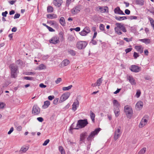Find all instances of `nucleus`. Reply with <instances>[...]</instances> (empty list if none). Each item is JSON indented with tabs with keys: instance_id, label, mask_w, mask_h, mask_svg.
I'll return each instance as SVG.
<instances>
[{
	"instance_id": "obj_1",
	"label": "nucleus",
	"mask_w": 154,
	"mask_h": 154,
	"mask_svg": "<svg viewBox=\"0 0 154 154\" xmlns=\"http://www.w3.org/2000/svg\"><path fill=\"white\" fill-rule=\"evenodd\" d=\"M88 122L87 119L83 120L80 119L78 121L76 126L75 128H73V126L74 124L73 123L71 126L72 129H78L80 128H83L88 124Z\"/></svg>"
},
{
	"instance_id": "obj_2",
	"label": "nucleus",
	"mask_w": 154,
	"mask_h": 154,
	"mask_svg": "<svg viewBox=\"0 0 154 154\" xmlns=\"http://www.w3.org/2000/svg\"><path fill=\"white\" fill-rule=\"evenodd\" d=\"M11 71V76L12 78H15L17 76V74L19 73L18 67L14 64L12 63L9 66Z\"/></svg>"
},
{
	"instance_id": "obj_3",
	"label": "nucleus",
	"mask_w": 154,
	"mask_h": 154,
	"mask_svg": "<svg viewBox=\"0 0 154 154\" xmlns=\"http://www.w3.org/2000/svg\"><path fill=\"white\" fill-rule=\"evenodd\" d=\"M124 111L127 117L129 119H131L133 114L132 108L129 106H125L124 107Z\"/></svg>"
},
{
	"instance_id": "obj_4",
	"label": "nucleus",
	"mask_w": 154,
	"mask_h": 154,
	"mask_svg": "<svg viewBox=\"0 0 154 154\" xmlns=\"http://www.w3.org/2000/svg\"><path fill=\"white\" fill-rule=\"evenodd\" d=\"M100 130L101 129L100 128H97L95 129L94 131L91 132L87 138V140L88 141H91L94 137V136L97 134Z\"/></svg>"
},
{
	"instance_id": "obj_5",
	"label": "nucleus",
	"mask_w": 154,
	"mask_h": 154,
	"mask_svg": "<svg viewBox=\"0 0 154 154\" xmlns=\"http://www.w3.org/2000/svg\"><path fill=\"white\" fill-rule=\"evenodd\" d=\"M87 44L88 43L86 42L80 41L77 42L76 47L79 49L81 50L84 49Z\"/></svg>"
},
{
	"instance_id": "obj_6",
	"label": "nucleus",
	"mask_w": 154,
	"mask_h": 154,
	"mask_svg": "<svg viewBox=\"0 0 154 154\" xmlns=\"http://www.w3.org/2000/svg\"><path fill=\"white\" fill-rule=\"evenodd\" d=\"M149 120L148 116H144L141 120V121L139 125V127L140 128H142L146 125Z\"/></svg>"
},
{
	"instance_id": "obj_7",
	"label": "nucleus",
	"mask_w": 154,
	"mask_h": 154,
	"mask_svg": "<svg viewBox=\"0 0 154 154\" xmlns=\"http://www.w3.org/2000/svg\"><path fill=\"white\" fill-rule=\"evenodd\" d=\"M70 95V93L67 92L63 93L60 97V101L62 102L67 100Z\"/></svg>"
},
{
	"instance_id": "obj_8",
	"label": "nucleus",
	"mask_w": 154,
	"mask_h": 154,
	"mask_svg": "<svg viewBox=\"0 0 154 154\" xmlns=\"http://www.w3.org/2000/svg\"><path fill=\"white\" fill-rule=\"evenodd\" d=\"M120 127H119V128L115 129L114 135V139L115 140H117L122 134L120 130Z\"/></svg>"
},
{
	"instance_id": "obj_9",
	"label": "nucleus",
	"mask_w": 154,
	"mask_h": 154,
	"mask_svg": "<svg viewBox=\"0 0 154 154\" xmlns=\"http://www.w3.org/2000/svg\"><path fill=\"white\" fill-rule=\"evenodd\" d=\"M40 112L39 108L37 105H34L32 108V113L34 115H38Z\"/></svg>"
},
{
	"instance_id": "obj_10",
	"label": "nucleus",
	"mask_w": 154,
	"mask_h": 154,
	"mask_svg": "<svg viewBox=\"0 0 154 154\" xmlns=\"http://www.w3.org/2000/svg\"><path fill=\"white\" fill-rule=\"evenodd\" d=\"M90 31V28L87 26L85 27L82 31L80 32L79 33L82 36H85Z\"/></svg>"
},
{
	"instance_id": "obj_11",
	"label": "nucleus",
	"mask_w": 154,
	"mask_h": 154,
	"mask_svg": "<svg viewBox=\"0 0 154 154\" xmlns=\"http://www.w3.org/2000/svg\"><path fill=\"white\" fill-rule=\"evenodd\" d=\"M130 69L132 72H137L141 70V68L136 65H132L130 68Z\"/></svg>"
},
{
	"instance_id": "obj_12",
	"label": "nucleus",
	"mask_w": 154,
	"mask_h": 154,
	"mask_svg": "<svg viewBox=\"0 0 154 154\" xmlns=\"http://www.w3.org/2000/svg\"><path fill=\"white\" fill-rule=\"evenodd\" d=\"M49 42L51 43L56 44L59 42V38L57 36H54L49 40Z\"/></svg>"
},
{
	"instance_id": "obj_13",
	"label": "nucleus",
	"mask_w": 154,
	"mask_h": 154,
	"mask_svg": "<svg viewBox=\"0 0 154 154\" xmlns=\"http://www.w3.org/2000/svg\"><path fill=\"white\" fill-rule=\"evenodd\" d=\"M116 25L120 28L121 30L123 32H127L126 29L123 24L120 23H116Z\"/></svg>"
},
{
	"instance_id": "obj_14",
	"label": "nucleus",
	"mask_w": 154,
	"mask_h": 154,
	"mask_svg": "<svg viewBox=\"0 0 154 154\" xmlns=\"http://www.w3.org/2000/svg\"><path fill=\"white\" fill-rule=\"evenodd\" d=\"M127 78L131 85H136V82H135V80L132 76L131 75L128 76Z\"/></svg>"
},
{
	"instance_id": "obj_15",
	"label": "nucleus",
	"mask_w": 154,
	"mask_h": 154,
	"mask_svg": "<svg viewBox=\"0 0 154 154\" xmlns=\"http://www.w3.org/2000/svg\"><path fill=\"white\" fill-rule=\"evenodd\" d=\"M80 11V9L78 6L74 7L71 10V13L73 14H75Z\"/></svg>"
},
{
	"instance_id": "obj_16",
	"label": "nucleus",
	"mask_w": 154,
	"mask_h": 154,
	"mask_svg": "<svg viewBox=\"0 0 154 154\" xmlns=\"http://www.w3.org/2000/svg\"><path fill=\"white\" fill-rule=\"evenodd\" d=\"M62 3V0H54L53 3L54 5L56 7H59L61 5Z\"/></svg>"
},
{
	"instance_id": "obj_17",
	"label": "nucleus",
	"mask_w": 154,
	"mask_h": 154,
	"mask_svg": "<svg viewBox=\"0 0 154 154\" xmlns=\"http://www.w3.org/2000/svg\"><path fill=\"white\" fill-rule=\"evenodd\" d=\"M79 102L78 100H76L72 105V109L75 111L77 109V107L79 106Z\"/></svg>"
},
{
	"instance_id": "obj_18",
	"label": "nucleus",
	"mask_w": 154,
	"mask_h": 154,
	"mask_svg": "<svg viewBox=\"0 0 154 154\" xmlns=\"http://www.w3.org/2000/svg\"><path fill=\"white\" fill-rule=\"evenodd\" d=\"M114 12L115 14H119L125 15L122 11L121 10L119 7H118L114 9Z\"/></svg>"
},
{
	"instance_id": "obj_19",
	"label": "nucleus",
	"mask_w": 154,
	"mask_h": 154,
	"mask_svg": "<svg viewBox=\"0 0 154 154\" xmlns=\"http://www.w3.org/2000/svg\"><path fill=\"white\" fill-rule=\"evenodd\" d=\"M87 135V133L86 132H84L82 133L80 135V141H84L85 137Z\"/></svg>"
},
{
	"instance_id": "obj_20",
	"label": "nucleus",
	"mask_w": 154,
	"mask_h": 154,
	"mask_svg": "<svg viewBox=\"0 0 154 154\" xmlns=\"http://www.w3.org/2000/svg\"><path fill=\"white\" fill-rule=\"evenodd\" d=\"M143 106V103L141 101L137 102L135 106V107L136 109H137L138 110L142 108Z\"/></svg>"
},
{
	"instance_id": "obj_21",
	"label": "nucleus",
	"mask_w": 154,
	"mask_h": 154,
	"mask_svg": "<svg viewBox=\"0 0 154 154\" xmlns=\"http://www.w3.org/2000/svg\"><path fill=\"white\" fill-rule=\"evenodd\" d=\"M114 112L116 117H117L120 114V109L119 107L114 108Z\"/></svg>"
},
{
	"instance_id": "obj_22",
	"label": "nucleus",
	"mask_w": 154,
	"mask_h": 154,
	"mask_svg": "<svg viewBox=\"0 0 154 154\" xmlns=\"http://www.w3.org/2000/svg\"><path fill=\"white\" fill-rule=\"evenodd\" d=\"M135 48L138 52L142 53L143 52V48L141 45L136 46Z\"/></svg>"
},
{
	"instance_id": "obj_23",
	"label": "nucleus",
	"mask_w": 154,
	"mask_h": 154,
	"mask_svg": "<svg viewBox=\"0 0 154 154\" xmlns=\"http://www.w3.org/2000/svg\"><path fill=\"white\" fill-rule=\"evenodd\" d=\"M47 17L49 19H54L57 18V16L54 14H48L47 15Z\"/></svg>"
},
{
	"instance_id": "obj_24",
	"label": "nucleus",
	"mask_w": 154,
	"mask_h": 154,
	"mask_svg": "<svg viewBox=\"0 0 154 154\" xmlns=\"http://www.w3.org/2000/svg\"><path fill=\"white\" fill-rule=\"evenodd\" d=\"M112 103L114 106V108L115 107H119L120 106V104L116 100H114L113 101Z\"/></svg>"
},
{
	"instance_id": "obj_25",
	"label": "nucleus",
	"mask_w": 154,
	"mask_h": 154,
	"mask_svg": "<svg viewBox=\"0 0 154 154\" xmlns=\"http://www.w3.org/2000/svg\"><path fill=\"white\" fill-rule=\"evenodd\" d=\"M97 8L99 9V10H100L101 12L102 13H104L106 11L108 8L106 7H104L103 8L99 6Z\"/></svg>"
},
{
	"instance_id": "obj_26",
	"label": "nucleus",
	"mask_w": 154,
	"mask_h": 154,
	"mask_svg": "<svg viewBox=\"0 0 154 154\" xmlns=\"http://www.w3.org/2000/svg\"><path fill=\"white\" fill-rule=\"evenodd\" d=\"M114 29L116 33L118 35H120L122 34V32L121 31L120 28L118 26L115 27Z\"/></svg>"
},
{
	"instance_id": "obj_27",
	"label": "nucleus",
	"mask_w": 154,
	"mask_h": 154,
	"mask_svg": "<svg viewBox=\"0 0 154 154\" xmlns=\"http://www.w3.org/2000/svg\"><path fill=\"white\" fill-rule=\"evenodd\" d=\"M59 22L62 26H65L66 25V22L64 17H61L60 19Z\"/></svg>"
},
{
	"instance_id": "obj_28",
	"label": "nucleus",
	"mask_w": 154,
	"mask_h": 154,
	"mask_svg": "<svg viewBox=\"0 0 154 154\" xmlns=\"http://www.w3.org/2000/svg\"><path fill=\"white\" fill-rule=\"evenodd\" d=\"M70 62L69 60L67 59H66L63 60L62 62V65L63 66H66L68 65Z\"/></svg>"
},
{
	"instance_id": "obj_29",
	"label": "nucleus",
	"mask_w": 154,
	"mask_h": 154,
	"mask_svg": "<svg viewBox=\"0 0 154 154\" xmlns=\"http://www.w3.org/2000/svg\"><path fill=\"white\" fill-rule=\"evenodd\" d=\"M50 104V101L47 100L44 102V104L43 105L42 107L44 108H46L48 107Z\"/></svg>"
},
{
	"instance_id": "obj_30",
	"label": "nucleus",
	"mask_w": 154,
	"mask_h": 154,
	"mask_svg": "<svg viewBox=\"0 0 154 154\" xmlns=\"http://www.w3.org/2000/svg\"><path fill=\"white\" fill-rule=\"evenodd\" d=\"M140 40L142 42L146 44H149L150 42V40L149 39L145 38L140 39Z\"/></svg>"
},
{
	"instance_id": "obj_31",
	"label": "nucleus",
	"mask_w": 154,
	"mask_h": 154,
	"mask_svg": "<svg viewBox=\"0 0 154 154\" xmlns=\"http://www.w3.org/2000/svg\"><path fill=\"white\" fill-rule=\"evenodd\" d=\"M148 20L150 21L151 25L154 30V20L152 18L149 17Z\"/></svg>"
},
{
	"instance_id": "obj_32",
	"label": "nucleus",
	"mask_w": 154,
	"mask_h": 154,
	"mask_svg": "<svg viewBox=\"0 0 154 154\" xmlns=\"http://www.w3.org/2000/svg\"><path fill=\"white\" fill-rule=\"evenodd\" d=\"M115 18L118 20H124L127 19V17L125 16L120 17H115Z\"/></svg>"
},
{
	"instance_id": "obj_33",
	"label": "nucleus",
	"mask_w": 154,
	"mask_h": 154,
	"mask_svg": "<svg viewBox=\"0 0 154 154\" xmlns=\"http://www.w3.org/2000/svg\"><path fill=\"white\" fill-rule=\"evenodd\" d=\"M102 81L103 80L102 79V77L99 79L96 82V85H97V86H100L102 82Z\"/></svg>"
},
{
	"instance_id": "obj_34",
	"label": "nucleus",
	"mask_w": 154,
	"mask_h": 154,
	"mask_svg": "<svg viewBox=\"0 0 154 154\" xmlns=\"http://www.w3.org/2000/svg\"><path fill=\"white\" fill-rule=\"evenodd\" d=\"M90 116L92 121L94 122V118L95 117V114L92 112V111H90Z\"/></svg>"
},
{
	"instance_id": "obj_35",
	"label": "nucleus",
	"mask_w": 154,
	"mask_h": 154,
	"mask_svg": "<svg viewBox=\"0 0 154 154\" xmlns=\"http://www.w3.org/2000/svg\"><path fill=\"white\" fill-rule=\"evenodd\" d=\"M136 2L137 4L140 5H143L144 4V1L143 0H136Z\"/></svg>"
},
{
	"instance_id": "obj_36",
	"label": "nucleus",
	"mask_w": 154,
	"mask_h": 154,
	"mask_svg": "<svg viewBox=\"0 0 154 154\" xmlns=\"http://www.w3.org/2000/svg\"><path fill=\"white\" fill-rule=\"evenodd\" d=\"M146 148L143 147L139 151L138 154H144L146 152Z\"/></svg>"
},
{
	"instance_id": "obj_37",
	"label": "nucleus",
	"mask_w": 154,
	"mask_h": 154,
	"mask_svg": "<svg viewBox=\"0 0 154 154\" xmlns=\"http://www.w3.org/2000/svg\"><path fill=\"white\" fill-rule=\"evenodd\" d=\"M47 11L48 13H51L53 11V8L51 6H49L47 7Z\"/></svg>"
},
{
	"instance_id": "obj_38",
	"label": "nucleus",
	"mask_w": 154,
	"mask_h": 154,
	"mask_svg": "<svg viewBox=\"0 0 154 154\" xmlns=\"http://www.w3.org/2000/svg\"><path fill=\"white\" fill-rule=\"evenodd\" d=\"M72 87V85H70L68 87H63L62 89L64 91H67L71 89Z\"/></svg>"
},
{
	"instance_id": "obj_39",
	"label": "nucleus",
	"mask_w": 154,
	"mask_h": 154,
	"mask_svg": "<svg viewBox=\"0 0 154 154\" xmlns=\"http://www.w3.org/2000/svg\"><path fill=\"white\" fill-rule=\"evenodd\" d=\"M29 147L28 146L27 147H22L20 149L21 151L23 152H26L28 149Z\"/></svg>"
},
{
	"instance_id": "obj_40",
	"label": "nucleus",
	"mask_w": 154,
	"mask_h": 154,
	"mask_svg": "<svg viewBox=\"0 0 154 154\" xmlns=\"http://www.w3.org/2000/svg\"><path fill=\"white\" fill-rule=\"evenodd\" d=\"M38 68L39 70H41L45 69V66L44 64H42L39 66Z\"/></svg>"
},
{
	"instance_id": "obj_41",
	"label": "nucleus",
	"mask_w": 154,
	"mask_h": 154,
	"mask_svg": "<svg viewBox=\"0 0 154 154\" xmlns=\"http://www.w3.org/2000/svg\"><path fill=\"white\" fill-rule=\"evenodd\" d=\"M68 53L72 56H75V51L72 50H69L68 51Z\"/></svg>"
},
{
	"instance_id": "obj_42",
	"label": "nucleus",
	"mask_w": 154,
	"mask_h": 154,
	"mask_svg": "<svg viewBox=\"0 0 154 154\" xmlns=\"http://www.w3.org/2000/svg\"><path fill=\"white\" fill-rule=\"evenodd\" d=\"M59 150L61 152V154H65V152L64 151L63 147L61 146H59Z\"/></svg>"
},
{
	"instance_id": "obj_43",
	"label": "nucleus",
	"mask_w": 154,
	"mask_h": 154,
	"mask_svg": "<svg viewBox=\"0 0 154 154\" xmlns=\"http://www.w3.org/2000/svg\"><path fill=\"white\" fill-rule=\"evenodd\" d=\"M131 31L134 33L136 32L137 28L135 26L131 27Z\"/></svg>"
},
{
	"instance_id": "obj_44",
	"label": "nucleus",
	"mask_w": 154,
	"mask_h": 154,
	"mask_svg": "<svg viewBox=\"0 0 154 154\" xmlns=\"http://www.w3.org/2000/svg\"><path fill=\"white\" fill-rule=\"evenodd\" d=\"M127 17V19L132 20L133 19L136 20L137 18V17L135 16H131L129 17Z\"/></svg>"
},
{
	"instance_id": "obj_45",
	"label": "nucleus",
	"mask_w": 154,
	"mask_h": 154,
	"mask_svg": "<svg viewBox=\"0 0 154 154\" xmlns=\"http://www.w3.org/2000/svg\"><path fill=\"white\" fill-rule=\"evenodd\" d=\"M24 79L26 80H34L33 78L32 77L26 76L24 77Z\"/></svg>"
},
{
	"instance_id": "obj_46",
	"label": "nucleus",
	"mask_w": 154,
	"mask_h": 154,
	"mask_svg": "<svg viewBox=\"0 0 154 154\" xmlns=\"http://www.w3.org/2000/svg\"><path fill=\"white\" fill-rule=\"evenodd\" d=\"M100 29L102 31L104 30V26L103 24H100L99 26Z\"/></svg>"
},
{
	"instance_id": "obj_47",
	"label": "nucleus",
	"mask_w": 154,
	"mask_h": 154,
	"mask_svg": "<svg viewBox=\"0 0 154 154\" xmlns=\"http://www.w3.org/2000/svg\"><path fill=\"white\" fill-rule=\"evenodd\" d=\"M132 38H124V40H125L126 42H129L130 41H132Z\"/></svg>"
},
{
	"instance_id": "obj_48",
	"label": "nucleus",
	"mask_w": 154,
	"mask_h": 154,
	"mask_svg": "<svg viewBox=\"0 0 154 154\" xmlns=\"http://www.w3.org/2000/svg\"><path fill=\"white\" fill-rule=\"evenodd\" d=\"M133 56L134 57V59H136L139 56L138 54L136 52H134V53Z\"/></svg>"
},
{
	"instance_id": "obj_49",
	"label": "nucleus",
	"mask_w": 154,
	"mask_h": 154,
	"mask_svg": "<svg viewBox=\"0 0 154 154\" xmlns=\"http://www.w3.org/2000/svg\"><path fill=\"white\" fill-rule=\"evenodd\" d=\"M72 0H66V6L68 7L70 5Z\"/></svg>"
},
{
	"instance_id": "obj_50",
	"label": "nucleus",
	"mask_w": 154,
	"mask_h": 154,
	"mask_svg": "<svg viewBox=\"0 0 154 154\" xmlns=\"http://www.w3.org/2000/svg\"><path fill=\"white\" fill-rule=\"evenodd\" d=\"M50 140L49 139L46 140L43 144V146H46L49 142Z\"/></svg>"
},
{
	"instance_id": "obj_51",
	"label": "nucleus",
	"mask_w": 154,
	"mask_h": 154,
	"mask_svg": "<svg viewBox=\"0 0 154 154\" xmlns=\"http://www.w3.org/2000/svg\"><path fill=\"white\" fill-rule=\"evenodd\" d=\"M132 49V48H128L125 50V51L126 52V53H128L129 52H130Z\"/></svg>"
},
{
	"instance_id": "obj_52",
	"label": "nucleus",
	"mask_w": 154,
	"mask_h": 154,
	"mask_svg": "<svg viewBox=\"0 0 154 154\" xmlns=\"http://www.w3.org/2000/svg\"><path fill=\"white\" fill-rule=\"evenodd\" d=\"M62 81V79L61 78H58L57 80L55 81V82L57 84L59 83Z\"/></svg>"
},
{
	"instance_id": "obj_53",
	"label": "nucleus",
	"mask_w": 154,
	"mask_h": 154,
	"mask_svg": "<svg viewBox=\"0 0 154 154\" xmlns=\"http://www.w3.org/2000/svg\"><path fill=\"white\" fill-rule=\"evenodd\" d=\"M20 16V14H15L14 17V19H16L18 18Z\"/></svg>"
},
{
	"instance_id": "obj_54",
	"label": "nucleus",
	"mask_w": 154,
	"mask_h": 154,
	"mask_svg": "<svg viewBox=\"0 0 154 154\" xmlns=\"http://www.w3.org/2000/svg\"><path fill=\"white\" fill-rule=\"evenodd\" d=\"M8 12L7 11H5V12H2V15L3 17H6L7 14H8Z\"/></svg>"
},
{
	"instance_id": "obj_55",
	"label": "nucleus",
	"mask_w": 154,
	"mask_h": 154,
	"mask_svg": "<svg viewBox=\"0 0 154 154\" xmlns=\"http://www.w3.org/2000/svg\"><path fill=\"white\" fill-rule=\"evenodd\" d=\"M47 28L50 32H54L55 31V30L54 29L49 26H48Z\"/></svg>"
},
{
	"instance_id": "obj_56",
	"label": "nucleus",
	"mask_w": 154,
	"mask_h": 154,
	"mask_svg": "<svg viewBox=\"0 0 154 154\" xmlns=\"http://www.w3.org/2000/svg\"><path fill=\"white\" fill-rule=\"evenodd\" d=\"M13 130L14 128L13 127H12L10 128V131L8 132V134H10L13 131Z\"/></svg>"
},
{
	"instance_id": "obj_57",
	"label": "nucleus",
	"mask_w": 154,
	"mask_h": 154,
	"mask_svg": "<svg viewBox=\"0 0 154 154\" xmlns=\"http://www.w3.org/2000/svg\"><path fill=\"white\" fill-rule=\"evenodd\" d=\"M125 13L127 15H129L130 13V11L128 9H126L125 11Z\"/></svg>"
},
{
	"instance_id": "obj_58",
	"label": "nucleus",
	"mask_w": 154,
	"mask_h": 154,
	"mask_svg": "<svg viewBox=\"0 0 154 154\" xmlns=\"http://www.w3.org/2000/svg\"><path fill=\"white\" fill-rule=\"evenodd\" d=\"M68 39L69 41H72L73 39V37L71 35H69L68 37Z\"/></svg>"
},
{
	"instance_id": "obj_59",
	"label": "nucleus",
	"mask_w": 154,
	"mask_h": 154,
	"mask_svg": "<svg viewBox=\"0 0 154 154\" xmlns=\"http://www.w3.org/2000/svg\"><path fill=\"white\" fill-rule=\"evenodd\" d=\"M91 42V43L94 45H96L97 43V42H96V41H95V40H94V39H93V38L92 39Z\"/></svg>"
},
{
	"instance_id": "obj_60",
	"label": "nucleus",
	"mask_w": 154,
	"mask_h": 154,
	"mask_svg": "<svg viewBox=\"0 0 154 154\" xmlns=\"http://www.w3.org/2000/svg\"><path fill=\"white\" fill-rule=\"evenodd\" d=\"M59 99L58 98H56L54 100L53 103L54 104H57L58 101Z\"/></svg>"
},
{
	"instance_id": "obj_61",
	"label": "nucleus",
	"mask_w": 154,
	"mask_h": 154,
	"mask_svg": "<svg viewBox=\"0 0 154 154\" xmlns=\"http://www.w3.org/2000/svg\"><path fill=\"white\" fill-rule=\"evenodd\" d=\"M35 74V72H28L27 73V75H34Z\"/></svg>"
},
{
	"instance_id": "obj_62",
	"label": "nucleus",
	"mask_w": 154,
	"mask_h": 154,
	"mask_svg": "<svg viewBox=\"0 0 154 154\" xmlns=\"http://www.w3.org/2000/svg\"><path fill=\"white\" fill-rule=\"evenodd\" d=\"M148 11L150 13L154 15V8L149 10Z\"/></svg>"
},
{
	"instance_id": "obj_63",
	"label": "nucleus",
	"mask_w": 154,
	"mask_h": 154,
	"mask_svg": "<svg viewBox=\"0 0 154 154\" xmlns=\"http://www.w3.org/2000/svg\"><path fill=\"white\" fill-rule=\"evenodd\" d=\"M37 120L40 122H42L43 121V119L42 117H38L37 118Z\"/></svg>"
},
{
	"instance_id": "obj_64",
	"label": "nucleus",
	"mask_w": 154,
	"mask_h": 154,
	"mask_svg": "<svg viewBox=\"0 0 154 154\" xmlns=\"http://www.w3.org/2000/svg\"><path fill=\"white\" fill-rule=\"evenodd\" d=\"M54 98V96H49L48 97V99L50 100H52Z\"/></svg>"
}]
</instances>
